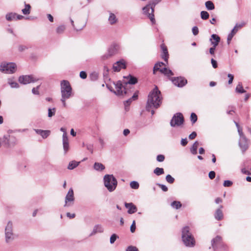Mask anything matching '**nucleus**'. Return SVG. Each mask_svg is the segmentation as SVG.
Instances as JSON below:
<instances>
[{"mask_svg":"<svg viewBox=\"0 0 251 251\" xmlns=\"http://www.w3.org/2000/svg\"><path fill=\"white\" fill-rule=\"evenodd\" d=\"M162 98L161 92L157 86L149 93L146 104V110L151 112L152 115L154 114L153 108H158L162 103Z\"/></svg>","mask_w":251,"mask_h":251,"instance_id":"nucleus-1","label":"nucleus"},{"mask_svg":"<svg viewBox=\"0 0 251 251\" xmlns=\"http://www.w3.org/2000/svg\"><path fill=\"white\" fill-rule=\"evenodd\" d=\"M61 101L64 107H66V100L72 96V88L68 80H63L61 82Z\"/></svg>","mask_w":251,"mask_h":251,"instance_id":"nucleus-2","label":"nucleus"},{"mask_svg":"<svg viewBox=\"0 0 251 251\" xmlns=\"http://www.w3.org/2000/svg\"><path fill=\"white\" fill-rule=\"evenodd\" d=\"M182 240L186 247H193L195 245V239L188 226L184 227L182 229Z\"/></svg>","mask_w":251,"mask_h":251,"instance_id":"nucleus-3","label":"nucleus"},{"mask_svg":"<svg viewBox=\"0 0 251 251\" xmlns=\"http://www.w3.org/2000/svg\"><path fill=\"white\" fill-rule=\"evenodd\" d=\"M103 180L105 187L109 192H111L115 190L117 186V181L113 175H105Z\"/></svg>","mask_w":251,"mask_h":251,"instance_id":"nucleus-4","label":"nucleus"},{"mask_svg":"<svg viewBox=\"0 0 251 251\" xmlns=\"http://www.w3.org/2000/svg\"><path fill=\"white\" fill-rule=\"evenodd\" d=\"M11 133L12 131L8 130L3 136L2 143L6 147H13L16 144V138Z\"/></svg>","mask_w":251,"mask_h":251,"instance_id":"nucleus-5","label":"nucleus"},{"mask_svg":"<svg viewBox=\"0 0 251 251\" xmlns=\"http://www.w3.org/2000/svg\"><path fill=\"white\" fill-rule=\"evenodd\" d=\"M16 65L14 63L2 62L0 65V71L5 74H12L16 71Z\"/></svg>","mask_w":251,"mask_h":251,"instance_id":"nucleus-6","label":"nucleus"},{"mask_svg":"<svg viewBox=\"0 0 251 251\" xmlns=\"http://www.w3.org/2000/svg\"><path fill=\"white\" fill-rule=\"evenodd\" d=\"M5 237L7 243H9L14 239L13 232V223L11 221H9L5 227Z\"/></svg>","mask_w":251,"mask_h":251,"instance_id":"nucleus-7","label":"nucleus"},{"mask_svg":"<svg viewBox=\"0 0 251 251\" xmlns=\"http://www.w3.org/2000/svg\"><path fill=\"white\" fill-rule=\"evenodd\" d=\"M184 117L181 113H177L174 115L170 122V125L172 127L178 126L184 123Z\"/></svg>","mask_w":251,"mask_h":251,"instance_id":"nucleus-8","label":"nucleus"},{"mask_svg":"<svg viewBox=\"0 0 251 251\" xmlns=\"http://www.w3.org/2000/svg\"><path fill=\"white\" fill-rule=\"evenodd\" d=\"M39 79V78L35 77L32 75H23L19 77L18 81L21 84L25 85L35 82Z\"/></svg>","mask_w":251,"mask_h":251,"instance_id":"nucleus-9","label":"nucleus"},{"mask_svg":"<svg viewBox=\"0 0 251 251\" xmlns=\"http://www.w3.org/2000/svg\"><path fill=\"white\" fill-rule=\"evenodd\" d=\"M142 10L143 11V13L147 15L150 19L152 24H154L155 21L153 14L154 9L152 8L151 6L148 4L142 8Z\"/></svg>","mask_w":251,"mask_h":251,"instance_id":"nucleus-10","label":"nucleus"},{"mask_svg":"<svg viewBox=\"0 0 251 251\" xmlns=\"http://www.w3.org/2000/svg\"><path fill=\"white\" fill-rule=\"evenodd\" d=\"M173 83L178 87H183L187 83V80L184 77H173L170 78Z\"/></svg>","mask_w":251,"mask_h":251,"instance_id":"nucleus-11","label":"nucleus"},{"mask_svg":"<svg viewBox=\"0 0 251 251\" xmlns=\"http://www.w3.org/2000/svg\"><path fill=\"white\" fill-rule=\"evenodd\" d=\"M75 201L74 191L71 188L65 197V203L64 206H70L72 205Z\"/></svg>","mask_w":251,"mask_h":251,"instance_id":"nucleus-12","label":"nucleus"},{"mask_svg":"<svg viewBox=\"0 0 251 251\" xmlns=\"http://www.w3.org/2000/svg\"><path fill=\"white\" fill-rule=\"evenodd\" d=\"M116 91H114L113 92L118 96H122L124 94H126L127 93L126 88L123 85L121 81H118L115 84Z\"/></svg>","mask_w":251,"mask_h":251,"instance_id":"nucleus-13","label":"nucleus"},{"mask_svg":"<svg viewBox=\"0 0 251 251\" xmlns=\"http://www.w3.org/2000/svg\"><path fill=\"white\" fill-rule=\"evenodd\" d=\"M244 25V23L241 24H236L234 27L232 29L231 32L228 35L227 38V43L229 45L234 35L238 31V29L241 28Z\"/></svg>","mask_w":251,"mask_h":251,"instance_id":"nucleus-14","label":"nucleus"},{"mask_svg":"<svg viewBox=\"0 0 251 251\" xmlns=\"http://www.w3.org/2000/svg\"><path fill=\"white\" fill-rule=\"evenodd\" d=\"M126 64L124 60L121 59L113 65V70L114 72H119L122 69H126Z\"/></svg>","mask_w":251,"mask_h":251,"instance_id":"nucleus-15","label":"nucleus"},{"mask_svg":"<svg viewBox=\"0 0 251 251\" xmlns=\"http://www.w3.org/2000/svg\"><path fill=\"white\" fill-rule=\"evenodd\" d=\"M238 144L243 153H244L249 148L248 140L246 137L240 138Z\"/></svg>","mask_w":251,"mask_h":251,"instance_id":"nucleus-16","label":"nucleus"},{"mask_svg":"<svg viewBox=\"0 0 251 251\" xmlns=\"http://www.w3.org/2000/svg\"><path fill=\"white\" fill-rule=\"evenodd\" d=\"M62 142H63V147L64 151V153H66L69 150V140L67 133L63 134L62 136Z\"/></svg>","mask_w":251,"mask_h":251,"instance_id":"nucleus-17","label":"nucleus"},{"mask_svg":"<svg viewBox=\"0 0 251 251\" xmlns=\"http://www.w3.org/2000/svg\"><path fill=\"white\" fill-rule=\"evenodd\" d=\"M119 49L120 47L118 44H114L108 48L107 52L109 53V55L112 56L118 52Z\"/></svg>","mask_w":251,"mask_h":251,"instance_id":"nucleus-18","label":"nucleus"},{"mask_svg":"<svg viewBox=\"0 0 251 251\" xmlns=\"http://www.w3.org/2000/svg\"><path fill=\"white\" fill-rule=\"evenodd\" d=\"M125 207L128 209L127 212L128 214H131L137 211L136 206L132 202L125 203Z\"/></svg>","mask_w":251,"mask_h":251,"instance_id":"nucleus-19","label":"nucleus"},{"mask_svg":"<svg viewBox=\"0 0 251 251\" xmlns=\"http://www.w3.org/2000/svg\"><path fill=\"white\" fill-rule=\"evenodd\" d=\"M162 50V58L165 61L168 62V59L169 58V54L167 47L164 44H162L160 46Z\"/></svg>","mask_w":251,"mask_h":251,"instance_id":"nucleus-20","label":"nucleus"},{"mask_svg":"<svg viewBox=\"0 0 251 251\" xmlns=\"http://www.w3.org/2000/svg\"><path fill=\"white\" fill-rule=\"evenodd\" d=\"M34 130L37 134L41 135L43 139L47 138L50 135V131L48 130H44L38 129H34Z\"/></svg>","mask_w":251,"mask_h":251,"instance_id":"nucleus-21","label":"nucleus"},{"mask_svg":"<svg viewBox=\"0 0 251 251\" xmlns=\"http://www.w3.org/2000/svg\"><path fill=\"white\" fill-rule=\"evenodd\" d=\"M210 41L211 45L214 47H217L220 41V37L216 34H213L211 36Z\"/></svg>","mask_w":251,"mask_h":251,"instance_id":"nucleus-22","label":"nucleus"},{"mask_svg":"<svg viewBox=\"0 0 251 251\" xmlns=\"http://www.w3.org/2000/svg\"><path fill=\"white\" fill-rule=\"evenodd\" d=\"M223 206L220 205V208L217 209L215 213L214 214V217L216 220L218 221L222 220L224 218V215L222 210H221L223 208Z\"/></svg>","mask_w":251,"mask_h":251,"instance_id":"nucleus-23","label":"nucleus"},{"mask_svg":"<svg viewBox=\"0 0 251 251\" xmlns=\"http://www.w3.org/2000/svg\"><path fill=\"white\" fill-rule=\"evenodd\" d=\"M103 232V228L101 225H97L94 226L92 232L90 234V236H93L98 232L102 233Z\"/></svg>","mask_w":251,"mask_h":251,"instance_id":"nucleus-24","label":"nucleus"},{"mask_svg":"<svg viewBox=\"0 0 251 251\" xmlns=\"http://www.w3.org/2000/svg\"><path fill=\"white\" fill-rule=\"evenodd\" d=\"M222 241V237L220 236H217L215 238H213L211 241V245L214 250H215L216 246L218 244L221 243Z\"/></svg>","mask_w":251,"mask_h":251,"instance_id":"nucleus-25","label":"nucleus"},{"mask_svg":"<svg viewBox=\"0 0 251 251\" xmlns=\"http://www.w3.org/2000/svg\"><path fill=\"white\" fill-rule=\"evenodd\" d=\"M124 77L128 79V81L126 83V84H129L133 85L136 84L138 81L137 78L136 77L130 75H129L127 76Z\"/></svg>","mask_w":251,"mask_h":251,"instance_id":"nucleus-26","label":"nucleus"},{"mask_svg":"<svg viewBox=\"0 0 251 251\" xmlns=\"http://www.w3.org/2000/svg\"><path fill=\"white\" fill-rule=\"evenodd\" d=\"M25 8L22 10L23 14L25 15L29 14L31 8L30 5L29 4H27L25 2Z\"/></svg>","mask_w":251,"mask_h":251,"instance_id":"nucleus-27","label":"nucleus"},{"mask_svg":"<svg viewBox=\"0 0 251 251\" xmlns=\"http://www.w3.org/2000/svg\"><path fill=\"white\" fill-rule=\"evenodd\" d=\"M79 163L80 162H77L75 160L72 161L69 163L67 168L69 170H73L78 166Z\"/></svg>","mask_w":251,"mask_h":251,"instance_id":"nucleus-28","label":"nucleus"},{"mask_svg":"<svg viewBox=\"0 0 251 251\" xmlns=\"http://www.w3.org/2000/svg\"><path fill=\"white\" fill-rule=\"evenodd\" d=\"M16 13H9L6 15V19L8 21L16 20Z\"/></svg>","mask_w":251,"mask_h":251,"instance_id":"nucleus-29","label":"nucleus"},{"mask_svg":"<svg viewBox=\"0 0 251 251\" xmlns=\"http://www.w3.org/2000/svg\"><path fill=\"white\" fill-rule=\"evenodd\" d=\"M235 91L236 93L239 94H242L246 92V91L243 89L242 84L241 82H239V83L238 84L236 87Z\"/></svg>","mask_w":251,"mask_h":251,"instance_id":"nucleus-30","label":"nucleus"},{"mask_svg":"<svg viewBox=\"0 0 251 251\" xmlns=\"http://www.w3.org/2000/svg\"><path fill=\"white\" fill-rule=\"evenodd\" d=\"M199 143L198 141H196L190 148V151L193 154H196L197 153V149L198 147Z\"/></svg>","mask_w":251,"mask_h":251,"instance_id":"nucleus-31","label":"nucleus"},{"mask_svg":"<svg viewBox=\"0 0 251 251\" xmlns=\"http://www.w3.org/2000/svg\"><path fill=\"white\" fill-rule=\"evenodd\" d=\"M94 168L97 171H102L105 169L104 166L99 162H95L94 165Z\"/></svg>","mask_w":251,"mask_h":251,"instance_id":"nucleus-32","label":"nucleus"},{"mask_svg":"<svg viewBox=\"0 0 251 251\" xmlns=\"http://www.w3.org/2000/svg\"><path fill=\"white\" fill-rule=\"evenodd\" d=\"M205 5L206 8V9L208 10H212L214 9L215 6L214 3L212 1L208 0L205 2Z\"/></svg>","mask_w":251,"mask_h":251,"instance_id":"nucleus-33","label":"nucleus"},{"mask_svg":"<svg viewBox=\"0 0 251 251\" xmlns=\"http://www.w3.org/2000/svg\"><path fill=\"white\" fill-rule=\"evenodd\" d=\"M108 21L111 25H113L117 22V19L114 14L110 13L108 18Z\"/></svg>","mask_w":251,"mask_h":251,"instance_id":"nucleus-34","label":"nucleus"},{"mask_svg":"<svg viewBox=\"0 0 251 251\" xmlns=\"http://www.w3.org/2000/svg\"><path fill=\"white\" fill-rule=\"evenodd\" d=\"M70 22H71V25L73 26L74 29L76 31H80V30H82L85 27V26L86 25L85 24H83L80 26L75 27L74 25V21L71 18H70Z\"/></svg>","mask_w":251,"mask_h":251,"instance_id":"nucleus-35","label":"nucleus"},{"mask_svg":"<svg viewBox=\"0 0 251 251\" xmlns=\"http://www.w3.org/2000/svg\"><path fill=\"white\" fill-rule=\"evenodd\" d=\"M153 173L156 176H159L164 173V169L162 168L157 167L153 170Z\"/></svg>","mask_w":251,"mask_h":251,"instance_id":"nucleus-36","label":"nucleus"},{"mask_svg":"<svg viewBox=\"0 0 251 251\" xmlns=\"http://www.w3.org/2000/svg\"><path fill=\"white\" fill-rule=\"evenodd\" d=\"M89 77L91 80L96 81L98 79L99 74L97 72H93L90 75Z\"/></svg>","mask_w":251,"mask_h":251,"instance_id":"nucleus-37","label":"nucleus"},{"mask_svg":"<svg viewBox=\"0 0 251 251\" xmlns=\"http://www.w3.org/2000/svg\"><path fill=\"white\" fill-rule=\"evenodd\" d=\"M209 14L205 11H202L201 12V17L202 20H206L209 18Z\"/></svg>","mask_w":251,"mask_h":251,"instance_id":"nucleus-38","label":"nucleus"},{"mask_svg":"<svg viewBox=\"0 0 251 251\" xmlns=\"http://www.w3.org/2000/svg\"><path fill=\"white\" fill-rule=\"evenodd\" d=\"M171 206L175 208L176 209H178L181 207L182 204L179 201H174L172 202Z\"/></svg>","mask_w":251,"mask_h":251,"instance_id":"nucleus-39","label":"nucleus"},{"mask_svg":"<svg viewBox=\"0 0 251 251\" xmlns=\"http://www.w3.org/2000/svg\"><path fill=\"white\" fill-rule=\"evenodd\" d=\"M55 112H56V108H49L48 109V116L49 118H51L55 115Z\"/></svg>","mask_w":251,"mask_h":251,"instance_id":"nucleus-40","label":"nucleus"},{"mask_svg":"<svg viewBox=\"0 0 251 251\" xmlns=\"http://www.w3.org/2000/svg\"><path fill=\"white\" fill-rule=\"evenodd\" d=\"M66 27L64 25H60L56 28V32L58 34H62L65 30Z\"/></svg>","mask_w":251,"mask_h":251,"instance_id":"nucleus-41","label":"nucleus"},{"mask_svg":"<svg viewBox=\"0 0 251 251\" xmlns=\"http://www.w3.org/2000/svg\"><path fill=\"white\" fill-rule=\"evenodd\" d=\"M130 186L134 189H137L139 187V184L137 181H132L130 183Z\"/></svg>","mask_w":251,"mask_h":251,"instance_id":"nucleus-42","label":"nucleus"},{"mask_svg":"<svg viewBox=\"0 0 251 251\" xmlns=\"http://www.w3.org/2000/svg\"><path fill=\"white\" fill-rule=\"evenodd\" d=\"M163 65H165V64L162 62H159L156 63L153 67V74H155V72L157 71V70H160V68L158 67V66H161V67Z\"/></svg>","mask_w":251,"mask_h":251,"instance_id":"nucleus-43","label":"nucleus"},{"mask_svg":"<svg viewBox=\"0 0 251 251\" xmlns=\"http://www.w3.org/2000/svg\"><path fill=\"white\" fill-rule=\"evenodd\" d=\"M166 180L167 182L172 184L175 181V178L173 177L170 175H167L166 176Z\"/></svg>","mask_w":251,"mask_h":251,"instance_id":"nucleus-44","label":"nucleus"},{"mask_svg":"<svg viewBox=\"0 0 251 251\" xmlns=\"http://www.w3.org/2000/svg\"><path fill=\"white\" fill-rule=\"evenodd\" d=\"M190 119H191V121L192 122V123L193 124L195 123L198 120L197 115L194 113H192L191 114V116H190Z\"/></svg>","mask_w":251,"mask_h":251,"instance_id":"nucleus-45","label":"nucleus"},{"mask_svg":"<svg viewBox=\"0 0 251 251\" xmlns=\"http://www.w3.org/2000/svg\"><path fill=\"white\" fill-rule=\"evenodd\" d=\"M108 73H109V69L107 66L104 67V70H103V77L104 78H108Z\"/></svg>","mask_w":251,"mask_h":251,"instance_id":"nucleus-46","label":"nucleus"},{"mask_svg":"<svg viewBox=\"0 0 251 251\" xmlns=\"http://www.w3.org/2000/svg\"><path fill=\"white\" fill-rule=\"evenodd\" d=\"M159 0H152L150 1V3H149L151 6L152 8L154 9V7L155 5L158 4L159 2Z\"/></svg>","mask_w":251,"mask_h":251,"instance_id":"nucleus-47","label":"nucleus"},{"mask_svg":"<svg viewBox=\"0 0 251 251\" xmlns=\"http://www.w3.org/2000/svg\"><path fill=\"white\" fill-rule=\"evenodd\" d=\"M118 238V236L116 234H113L110 238V242L111 244H113L116 240Z\"/></svg>","mask_w":251,"mask_h":251,"instance_id":"nucleus-48","label":"nucleus"},{"mask_svg":"<svg viewBox=\"0 0 251 251\" xmlns=\"http://www.w3.org/2000/svg\"><path fill=\"white\" fill-rule=\"evenodd\" d=\"M156 185H158L164 192H167L168 190V187L164 184L157 183Z\"/></svg>","mask_w":251,"mask_h":251,"instance_id":"nucleus-49","label":"nucleus"},{"mask_svg":"<svg viewBox=\"0 0 251 251\" xmlns=\"http://www.w3.org/2000/svg\"><path fill=\"white\" fill-rule=\"evenodd\" d=\"M126 251H139V250L135 246H129L126 248Z\"/></svg>","mask_w":251,"mask_h":251,"instance_id":"nucleus-50","label":"nucleus"},{"mask_svg":"<svg viewBox=\"0 0 251 251\" xmlns=\"http://www.w3.org/2000/svg\"><path fill=\"white\" fill-rule=\"evenodd\" d=\"M40 87V85L37 86L36 87L33 88L32 89V93L34 95H39V92L38 89Z\"/></svg>","mask_w":251,"mask_h":251,"instance_id":"nucleus-51","label":"nucleus"},{"mask_svg":"<svg viewBox=\"0 0 251 251\" xmlns=\"http://www.w3.org/2000/svg\"><path fill=\"white\" fill-rule=\"evenodd\" d=\"M9 85H10V87L12 88H18L19 87V84L17 82H16V81H15V82L10 81Z\"/></svg>","mask_w":251,"mask_h":251,"instance_id":"nucleus-52","label":"nucleus"},{"mask_svg":"<svg viewBox=\"0 0 251 251\" xmlns=\"http://www.w3.org/2000/svg\"><path fill=\"white\" fill-rule=\"evenodd\" d=\"M233 183L231 181L229 180H225L223 183L225 187H230L232 185Z\"/></svg>","mask_w":251,"mask_h":251,"instance_id":"nucleus-53","label":"nucleus"},{"mask_svg":"<svg viewBox=\"0 0 251 251\" xmlns=\"http://www.w3.org/2000/svg\"><path fill=\"white\" fill-rule=\"evenodd\" d=\"M165 159V156L164 155L159 154L157 156L156 160L159 162H163Z\"/></svg>","mask_w":251,"mask_h":251,"instance_id":"nucleus-54","label":"nucleus"},{"mask_svg":"<svg viewBox=\"0 0 251 251\" xmlns=\"http://www.w3.org/2000/svg\"><path fill=\"white\" fill-rule=\"evenodd\" d=\"M109 55L110 54L108 52L107 53H105L104 54H103V55H102L101 56V60H105L112 56L111 55Z\"/></svg>","mask_w":251,"mask_h":251,"instance_id":"nucleus-55","label":"nucleus"},{"mask_svg":"<svg viewBox=\"0 0 251 251\" xmlns=\"http://www.w3.org/2000/svg\"><path fill=\"white\" fill-rule=\"evenodd\" d=\"M136 229V225H135V221H133L130 228V231L132 233H133L135 232Z\"/></svg>","mask_w":251,"mask_h":251,"instance_id":"nucleus-56","label":"nucleus"},{"mask_svg":"<svg viewBox=\"0 0 251 251\" xmlns=\"http://www.w3.org/2000/svg\"><path fill=\"white\" fill-rule=\"evenodd\" d=\"M87 149L91 152V153L93 152V145L92 144H87L86 145Z\"/></svg>","mask_w":251,"mask_h":251,"instance_id":"nucleus-57","label":"nucleus"},{"mask_svg":"<svg viewBox=\"0 0 251 251\" xmlns=\"http://www.w3.org/2000/svg\"><path fill=\"white\" fill-rule=\"evenodd\" d=\"M216 174L213 171H211L209 173L208 176L210 179H213L215 177Z\"/></svg>","mask_w":251,"mask_h":251,"instance_id":"nucleus-58","label":"nucleus"},{"mask_svg":"<svg viewBox=\"0 0 251 251\" xmlns=\"http://www.w3.org/2000/svg\"><path fill=\"white\" fill-rule=\"evenodd\" d=\"M241 172L243 174L248 175H251V173L250 171H249L248 170H247L246 168H245V167H242V169H241Z\"/></svg>","mask_w":251,"mask_h":251,"instance_id":"nucleus-59","label":"nucleus"},{"mask_svg":"<svg viewBox=\"0 0 251 251\" xmlns=\"http://www.w3.org/2000/svg\"><path fill=\"white\" fill-rule=\"evenodd\" d=\"M192 32H193V34L194 35H197L199 33V29H198V27L196 26H194L193 28H192Z\"/></svg>","mask_w":251,"mask_h":251,"instance_id":"nucleus-60","label":"nucleus"},{"mask_svg":"<svg viewBox=\"0 0 251 251\" xmlns=\"http://www.w3.org/2000/svg\"><path fill=\"white\" fill-rule=\"evenodd\" d=\"M227 76H228V77H229V80H228V84H231L232 83V81H233V80L234 78V75L232 74H228Z\"/></svg>","mask_w":251,"mask_h":251,"instance_id":"nucleus-61","label":"nucleus"},{"mask_svg":"<svg viewBox=\"0 0 251 251\" xmlns=\"http://www.w3.org/2000/svg\"><path fill=\"white\" fill-rule=\"evenodd\" d=\"M80 77L82 79H85L87 77V74L84 71H81L79 74Z\"/></svg>","mask_w":251,"mask_h":251,"instance_id":"nucleus-62","label":"nucleus"},{"mask_svg":"<svg viewBox=\"0 0 251 251\" xmlns=\"http://www.w3.org/2000/svg\"><path fill=\"white\" fill-rule=\"evenodd\" d=\"M211 62L212 65V67L214 68H217L218 67L217 62V61L214 60L213 58H212L211 60Z\"/></svg>","mask_w":251,"mask_h":251,"instance_id":"nucleus-63","label":"nucleus"},{"mask_svg":"<svg viewBox=\"0 0 251 251\" xmlns=\"http://www.w3.org/2000/svg\"><path fill=\"white\" fill-rule=\"evenodd\" d=\"M197 136V133L195 131H193L189 135V138L191 140L195 139Z\"/></svg>","mask_w":251,"mask_h":251,"instance_id":"nucleus-64","label":"nucleus"}]
</instances>
